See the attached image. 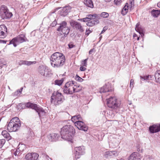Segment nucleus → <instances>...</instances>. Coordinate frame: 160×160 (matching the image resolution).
<instances>
[{
    "mask_svg": "<svg viewBox=\"0 0 160 160\" xmlns=\"http://www.w3.org/2000/svg\"><path fill=\"white\" fill-rule=\"evenodd\" d=\"M57 22L56 20H55L54 21H53L52 23L51 24V25L52 27H55L57 25Z\"/></svg>",
    "mask_w": 160,
    "mask_h": 160,
    "instance_id": "43",
    "label": "nucleus"
},
{
    "mask_svg": "<svg viewBox=\"0 0 160 160\" xmlns=\"http://www.w3.org/2000/svg\"><path fill=\"white\" fill-rule=\"evenodd\" d=\"M134 83V80L132 79H131L130 81V87L132 88L133 87V84Z\"/></svg>",
    "mask_w": 160,
    "mask_h": 160,
    "instance_id": "42",
    "label": "nucleus"
},
{
    "mask_svg": "<svg viewBox=\"0 0 160 160\" xmlns=\"http://www.w3.org/2000/svg\"><path fill=\"white\" fill-rule=\"evenodd\" d=\"M91 32V31L89 29L86 30V34L88 35Z\"/></svg>",
    "mask_w": 160,
    "mask_h": 160,
    "instance_id": "46",
    "label": "nucleus"
},
{
    "mask_svg": "<svg viewBox=\"0 0 160 160\" xmlns=\"http://www.w3.org/2000/svg\"><path fill=\"white\" fill-rule=\"evenodd\" d=\"M151 14L154 17H157L160 14V11L153 9L151 11Z\"/></svg>",
    "mask_w": 160,
    "mask_h": 160,
    "instance_id": "31",
    "label": "nucleus"
},
{
    "mask_svg": "<svg viewBox=\"0 0 160 160\" xmlns=\"http://www.w3.org/2000/svg\"><path fill=\"white\" fill-rule=\"evenodd\" d=\"M107 29V28L105 27H104L103 28V30L102 31L100 34L103 33Z\"/></svg>",
    "mask_w": 160,
    "mask_h": 160,
    "instance_id": "48",
    "label": "nucleus"
},
{
    "mask_svg": "<svg viewBox=\"0 0 160 160\" xmlns=\"http://www.w3.org/2000/svg\"><path fill=\"white\" fill-rule=\"evenodd\" d=\"M17 149H15L11 150V153L13 155V157L16 159L18 158V157L22 154V152L23 149H22L21 147H24V148H25V146L24 145H19Z\"/></svg>",
    "mask_w": 160,
    "mask_h": 160,
    "instance_id": "13",
    "label": "nucleus"
},
{
    "mask_svg": "<svg viewBox=\"0 0 160 160\" xmlns=\"http://www.w3.org/2000/svg\"><path fill=\"white\" fill-rule=\"evenodd\" d=\"M99 21L98 19H94L87 22V25L89 27H92L97 24L99 23Z\"/></svg>",
    "mask_w": 160,
    "mask_h": 160,
    "instance_id": "25",
    "label": "nucleus"
},
{
    "mask_svg": "<svg viewBox=\"0 0 160 160\" xmlns=\"http://www.w3.org/2000/svg\"><path fill=\"white\" fill-rule=\"evenodd\" d=\"M128 9V3H126L125 6L124 7L122 11V14L124 15L127 13Z\"/></svg>",
    "mask_w": 160,
    "mask_h": 160,
    "instance_id": "32",
    "label": "nucleus"
},
{
    "mask_svg": "<svg viewBox=\"0 0 160 160\" xmlns=\"http://www.w3.org/2000/svg\"><path fill=\"white\" fill-rule=\"evenodd\" d=\"M78 20L81 21H83V19L82 18V19H78Z\"/></svg>",
    "mask_w": 160,
    "mask_h": 160,
    "instance_id": "56",
    "label": "nucleus"
},
{
    "mask_svg": "<svg viewBox=\"0 0 160 160\" xmlns=\"http://www.w3.org/2000/svg\"><path fill=\"white\" fill-rule=\"evenodd\" d=\"M82 19H83V22H87L89 21V20L87 16H86V18H82Z\"/></svg>",
    "mask_w": 160,
    "mask_h": 160,
    "instance_id": "44",
    "label": "nucleus"
},
{
    "mask_svg": "<svg viewBox=\"0 0 160 160\" xmlns=\"http://www.w3.org/2000/svg\"><path fill=\"white\" fill-rule=\"evenodd\" d=\"M62 97L63 96L61 93L58 91L54 92L51 97V103H53L56 105L60 104L62 102Z\"/></svg>",
    "mask_w": 160,
    "mask_h": 160,
    "instance_id": "7",
    "label": "nucleus"
},
{
    "mask_svg": "<svg viewBox=\"0 0 160 160\" xmlns=\"http://www.w3.org/2000/svg\"><path fill=\"white\" fill-rule=\"evenodd\" d=\"M61 135L63 139L68 141H71L75 133V129L72 126L67 125L61 129Z\"/></svg>",
    "mask_w": 160,
    "mask_h": 160,
    "instance_id": "2",
    "label": "nucleus"
},
{
    "mask_svg": "<svg viewBox=\"0 0 160 160\" xmlns=\"http://www.w3.org/2000/svg\"><path fill=\"white\" fill-rule=\"evenodd\" d=\"M135 29L137 32H139L142 37L144 35V29L140 25L139 22H138L137 24Z\"/></svg>",
    "mask_w": 160,
    "mask_h": 160,
    "instance_id": "21",
    "label": "nucleus"
},
{
    "mask_svg": "<svg viewBox=\"0 0 160 160\" xmlns=\"http://www.w3.org/2000/svg\"><path fill=\"white\" fill-rule=\"evenodd\" d=\"M106 2H108L111 1L112 0H104Z\"/></svg>",
    "mask_w": 160,
    "mask_h": 160,
    "instance_id": "55",
    "label": "nucleus"
},
{
    "mask_svg": "<svg viewBox=\"0 0 160 160\" xmlns=\"http://www.w3.org/2000/svg\"><path fill=\"white\" fill-rule=\"evenodd\" d=\"M109 16V14L108 13L105 12H102L100 15H99V17L100 16L102 17L103 18H108Z\"/></svg>",
    "mask_w": 160,
    "mask_h": 160,
    "instance_id": "34",
    "label": "nucleus"
},
{
    "mask_svg": "<svg viewBox=\"0 0 160 160\" xmlns=\"http://www.w3.org/2000/svg\"><path fill=\"white\" fill-rule=\"evenodd\" d=\"M158 128H160V124L158 126Z\"/></svg>",
    "mask_w": 160,
    "mask_h": 160,
    "instance_id": "59",
    "label": "nucleus"
},
{
    "mask_svg": "<svg viewBox=\"0 0 160 160\" xmlns=\"http://www.w3.org/2000/svg\"><path fill=\"white\" fill-rule=\"evenodd\" d=\"M48 139L51 142L56 141L59 137V135L55 133L50 134L48 136Z\"/></svg>",
    "mask_w": 160,
    "mask_h": 160,
    "instance_id": "20",
    "label": "nucleus"
},
{
    "mask_svg": "<svg viewBox=\"0 0 160 160\" xmlns=\"http://www.w3.org/2000/svg\"><path fill=\"white\" fill-rule=\"evenodd\" d=\"M86 69V68L84 67L83 66H81L80 68V69L81 71H84Z\"/></svg>",
    "mask_w": 160,
    "mask_h": 160,
    "instance_id": "45",
    "label": "nucleus"
},
{
    "mask_svg": "<svg viewBox=\"0 0 160 160\" xmlns=\"http://www.w3.org/2000/svg\"><path fill=\"white\" fill-rule=\"evenodd\" d=\"M38 156V154L37 153H29L26 155L25 158L27 160H37Z\"/></svg>",
    "mask_w": 160,
    "mask_h": 160,
    "instance_id": "17",
    "label": "nucleus"
},
{
    "mask_svg": "<svg viewBox=\"0 0 160 160\" xmlns=\"http://www.w3.org/2000/svg\"><path fill=\"white\" fill-rule=\"evenodd\" d=\"M139 37H138V38H137V40H139Z\"/></svg>",
    "mask_w": 160,
    "mask_h": 160,
    "instance_id": "58",
    "label": "nucleus"
},
{
    "mask_svg": "<svg viewBox=\"0 0 160 160\" xmlns=\"http://www.w3.org/2000/svg\"><path fill=\"white\" fill-rule=\"evenodd\" d=\"M12 16V13L10 12L7 6L2 5L0 8V17L2 19H9Z\"/></svg>",
    "mask_w": 160,
    "mask_h": 160,
    "instance_id": "6",
    "label": "nucleus"
},
{
    "mask_svg": "<svg viewBox=\"0 0 160 160\" xmlns=\"http://www.w3.org/2000/svg\"><path fill=\"white\" fill-rule=\"evenodd\" d=\"M118 154L116 151L106 152L104 154V156L106 158H110L117 156Z\"/></svg>",
    "mask_w": 160,
    "mask_h": 160,
    "instance_id": "22",
    "label": "nucleus"
},
{
    "mask_svg": "<svg viewBox=\"0 0 160 160\" xmlns=\"http://www.w3.org/2000/svg\"><path fill=\"white\" fill-rule=\"evenodd\" d=\"M141 156L140 154L137 152L132 153L128 158V160H140Z\"/></svg>",
    "mask_w": 160,
    "mask_h": 160,
    "instance_id": "19",
    "label": "nucleus"
},
{
    "mask_svg": "<svg viewBox=\"0 0 160 160\" xmlns=\"http://www.w3.org/2000/svg\"><path fill=\"white\" fill-rule=\"evenodd\" d=\"M3 60L0 59V67L2 68L3 67H6V64L4 63L3 62Z\"/></svg>",
    "mask_w": 160,
    "mask_h": 160,
    "instance_id": "40",
    "label": "nucleus"
},
{
    "mask_svg": "<svg viewBox=\"0 0 160 160\" xmlns=\"http://www.w3.org/2000/svg\"><path fill=\"white\" fill-rule=\"evenodd\" d=\"M26 105L27 104L25 105V104L22 103H19L17 106V108L18 110H20L24 108L26 106L27 107Z\"/></svg>",
    "mask_w": 160,
    "mask_h": 160,
    "instance_id": "33",
    "label": "nucleus"
},
{
    "mask_svg": "<svg viewBox=\"0 0 160 160\" xmlns=\"http://www.w3.org/2000/svg\"><path fill=\"white\" fill-rule=\"evenodd\" d=\"M114 2L115 4L117 5L120 4L121 2V0H114Z\"/></svg>",
    "mask_w": 160,
    "mask_h": 160,
    "instance_id": "41",
    "label": "nucleus"
},
{
    "mask_svg": "<svg viewBox=\"0 0 160 160\" xmlns=\"http://www.w3.org/2000/svg\"><path fill=\"white\" fill-rule=\"evenodd\" d=\"M94 49H91L89 51V54H90L92 53L93 52Z\"/></svg>",
    "mask_w": 160,
    "mask_h": 160,
    "instance_id": "53",
    "label": "nucleus"
},
{
    "mask_svg": "<svg viewBox=\"0 0 160 160\" xmlns=\"http://www.w3.org/2000/svg\"><path fill=\"white\" fill-rule=\"evenodd\" d=\"M59 25L57 30L62 32L64 34V37H67L69 32L70 28L67 26V23L65 21L62 22Z\"/></svg>",
    "mask_w": 160,
    "mask_h": 160,
    "instance_id": "10",
    "label": "nucleus"
},
{
    "mask_svg": "<svg viewBox=\"0 0 160 160\" xmlns=\"http://www.w3.org/2000/svg\"><path fill=\"white\" fill-rule=\"evenodd\" d=\"M63 82V80L62 79L60 80H56L55 81V85L60 86L62 85Z\"/></svg>",
    "mask_w": 160,
    "mask_h": 160,
    "instance_id": "35",
    "label": "nucleus"
},
{
    "mask_svg": "<svg viewBox=\"0 0 160 160\" xmlns=\"http://www.w3.org/2000/svg\"><path fill=\"white\" fill-rule=\"evenodd\" d=\"M5 140L4 139H0V148H1L5 142Z\"/></svg>",
    "mask_w": 160,
    "mask_h": 160,
    "instance_id": "38",
    "label": "nucleus"
},
{
    "mask_svg": "<svg viewBox=\"0 0 160 160\" xmlns=\"http://www.w3.org/2000/svg\"><path fill=\"white\" fill-rule=\"evenodd\" d=\"M88 58L85 59L84 60L82 61L81 62V64L82 66L84 67H87V61Z\"/></svg>",
    "mask_w": 160,
    "mask_h": 160,
    "instance_id": "36",
    "label": "nucleus"
},
{
    "mask_svg": "<svg viewBox=\"0 0 160 160\" xmlns=\"http://www.w3.org/2000/svg\"><path fill=\"white\" fill-rule=\"evenodd\" d=\"M27 39L24 34H20L17 37L13 38L10 42L8 45L13 44L14 47L17 46L16 43H21L27 41Z\"/></svg>",
    "mask_w": 160,
    "mask_h": 160,
    "instance_id": "9",
    "label": "nucleus"
},
{
    "mask_svg": "<svg viewBox=\"0 0 160 160\" xmlns=\"http://www.w3.org/2000/svg\"><path fill=\"white\" fill-rule=\"evenodd\" d=\"M149 77L150 78H151V76L148 75V76H140V78L141 79H143V80H148V79L149 78Z\"/></svg>",
    "mask_w": 160,
    "mask_h": 160,
    "instance_id": "39",
    "label": "nucleus"
},
{
    "mask_svg": "<svg viewBox=\"0 0 160 160\" xmlns=\"http://www.w3.org/2000/svg\"><path fill=\"white\" fill-rule=\"evenodd\" d=\"M157 6L158 7L160 8V2L158 3V4H157Z\"/></svg>",
    "mask_w": 160,
    "mask_h": 160,
    "instance_id": "54",
    "label": "nucleus"
},
{
    "mask_svg": "<svg viewBox=\"0 0 160 160\" xmlns=\"http://www.w3.org/2000/svg\"><path fill=\"white\" fill-rule=\"evenodd\" d=\"M110 88V85L109 84H105L103 87L101 88L100 91V93H105L107 92H109L111 90Z\"/></svg>",
    "mask_w": 160,
    "mask_h": 160,
    "instance_id": "24",
    "label": "nucleus"
},
{
    "mask_svg": "<svg viewBox=\"0 0 160 160\" xmlns=\"http://www.w3.org/2000/svg\"><path fill=\"white\" fill-rule=\"evenodd\" d=\"M107 104L108 107L110 108L116 109L119 106L117 99L115 97H111L107 99Z\"/></svg>",
    "mask_w": 160,
    "mask_h": 160,
    "instance_id": "11",
    "label": "nucleus"
},
{
    "mask_svg": "<svg viewBox=\"0 0 160 160\" xmlns=\"http://www.w3.org/2000/svg\"><path fill=\"white\" fill-rule=\"evenodd\" d=\"M2 134L8 141L9 140L12 138L10 136L9 133L6 130L3 131L2 132Z\"/></svg>",
    "mask_w": 160,
    "mask_h": 160,
    "instance_id": "26",
    "label": "nucleus"
},
{
    "mask_svg": "<svg viewBox=\"0 0 160 160\" xmlns=\"http://www.w3.org/2000/svg\"><path fill=\"white\" fill-rule=\"evenodd\" d=\"M89 20L99 18V15L97 14H89L87 15Z\"/></svg>",
    "mask_w": 160,
    "mask_h": 160,
    "instance_id": "27",
    "label": "nucleus"
},
{
    "mask_svg": "<svg viewBox=\"0 0 160 160\" xmlns=\"http://www.w3.org/2000/svg\"><path fill=\"white\" fill-rule=\"evenodd\" d=\"M71 9V7L70 6L65 7L60 12V14L61 16L64 17L68 14Z\"/></svg>",
    "mask_w": 160,
    "mask_h": 160,
    "instance_id": "18",
    "label": "nucleus"
},
{
    "mask_svg": "<svg viewBox=\"0 0 160 160\" xmlns=\"http://www.w3.org/2000/svg\"><path fill=\"white\" fill-rule=\"evenodd\" d=\"M133 2L132 1H131L130 2V5H131V8H133L134 5H133Z\"/></svg>",
    "mask_w": 160,
    "mask_h": 160,
    "instance_id": "50",
    "label": "nucleus"
},
{
    "mask_svg": "<svg viewBox=\"0 0 160 160\" xmlns=\"http://www.w3.org/2000/svg\"><path fill=\"white\" fill-rule=\"evenodd\" d=\"M75 79L76 80L80 82H82L84 80L81 78L79 77L78 75H76L75 77Z\"/></svg>",
    "mask_w": 160,
    "mask_h": 160,
    "instance_id": "37",
    "label": "nucleus"
},
{
    "mask_svg": "<svg viewBox=\"0 0 160 160\" xmlns=\"http://www.w3.org/2000/svg\"><path fill=\"white\" fill-rule=\"evenodd\" d=\"M102 38V36H100V38Z\"/></svg>",
    "mask_w": 160,
    "mask_h": 160,
    "instance_id": "60",
    "label": "nucleus"
},
{
    "mask_svg": "<svg viewBox=\"0 0 160 160\" xmlns=\"http://www.w3.org/2000/svg\"><path fill=\"white\" fill-rule=\"evenodd\" d=\"M137 36V35L136 34H134L133 35V37H135Z\"/></svg>",
    "mask_w": 160,
    "mask_h": 160,
    "instance_id": "57",
    "label": "nucleus"
},
{
    "mask_svg": "<svg viewBox=\"0 0 160 160\" xmlns=\"http://www.w3.org/2000/svg\"><path fill=\"white\" fill-rule=\"evenodd\" d=\"M76 82L74 81H69L67 82L63 88V92L64 93L68 94H71L75 92H78L79 90L76 91V89L74 86H76Z\"/></svg>",
    "mask_w": 160,
    "mask_h": 160,
    "instance_id": "5",
    "label": "nucleus"
},
{
    "mask_svg": "<svg viewBox=\"0 0 160 160\" xmlns=\"http://www.w3.org/2000/svg\"><path fill=\"white\" fill-rule=\"evenodd\" d=\"M149 130L151 133H154L160 131V128H158V125H153L150 126Z\"/></svg>",
    "mask_w": 160,
    "mask_h": 160,
    "instance_id": "23",
    "label": "nucleus"
},
{
    "mask_svg": "<svg viewBox=\"0 0 160 160\" xmlns=\"http://www.w3.org/2000/svg\"><path fill=\"white\" fill-rule=\"evenodd\" d=\"M68 47L69 48H73L74 47V45L72 44H69L68 45Z\"/></svg>",
    "mask_w": 160,
    "mask_h": 160,
    "instance_id": "52",
    "label": "nucleus"
},
{
    "mask_svg": "<svg viewBox=\"0 0 160 160\" xmlns=\"http://www.w3.org/2000/svg\"><path fill=\"white\" fill-rule=\"evenodd\" d=\"M6 41L0 39V43H6Z\"/></svg>",
    "mask_w": 160,
    "mask_h": 160,
    "instance_id": "51",
    "label": "nucleus"
},
{
    "mask_svg": "<svg viewBox=\"0 0 160 160\" xmlns=\"http://www.w3.org/2000/svg\"><path fill=\"white\" fill-rule=\"evenodd\" d=\"M66 37H64V35L61 37V39H60V41H63V40L64 39V38Z\"/></svg>",
    "mask_w": 160,
    "mask_h": 160,
    "instance_id": "49",
    "label": "nucleus"
},
{
    "mask_svg": "<svg viewBox=\"0 0 160 160\" xmlns=\"http://www.w3.org/2000/svg\"><path fill=\"white\" fill-rule=\"evenodd\" d=\"M154 77L156 82L160 83V70H158L155 72Z\"/></svg>",
    "mask_w": 160,
    "mask_h": 160,
    "instance_id": "28",
    "label": "nucleus"
},
{
    "mask_svg": "<svg viewBox=\"0 0 160 160\" xmlns=\"http://www.w3.org/2000/svg\"><path fill=\"white\" fill-rule=\"evenodd\" d=\"M1 159V157H0V159Z\"/></svg>",
    "mask_w": 160,
    "mask_h": 160,
    "instance_id": "61",
    "label": "nucleus"
},
{
    "mask_svg": "<svg viewBox=\"0 0 160 160\" xmlns=\"http://www.w3.org/2000/svg\"><path fill=\"white\" fill-rule=\"evenodd\" d=\"M21 64L28 66H30L32 64H35L36 63V61H28L25 60H22L21 61Z\"/></svg>",
    "mask_w": 160,
    "mask_h": 160,
    "instance_id": "30",
    "label": "nucleus"
},
{
    "mask_svg": "<svg viewBox=\"0 0 160 160\" xmlns=\"http://www.w3.org/2000/svg\"><path fill=\"white\" fill-rule=\"evenodd\" d=\"M38 71L41 75L46 77H50L52 74L51 70L43 65L40 66L38 68Z\"/></svg>",
    "mask_w": 160,
    "mask_h": 160,
    "instance_id": "12",
    "label": "nucleus"
},
{
    "mask_svg": "<svg viewBox=\"0 0 160 160\" xmlns=\"http://www.w3.org/2000/svg\"><path fill=\"white\" fill-rule=\"evenodd\" d=\"M84 3L88 7L91 8H93V4L92 0H84Z\"/></svg>",
    "mask_w": 160,
    "mask_h": 160,
    "instance_id": "29",
    "label": "nucleus"
},
{
    "mask_svg": "<svg viewBox=\"0 0 160 160\" xmlns=\"http://www.w3.org/2000/svg\"><path fill=\"white\" fill-rule=\"evenodd\" d=\"M70 24L71 26L76 29L78 30L80 32H83L84 29L80 23L73 20H71L70 22Z\"/></svg>",
    "mask_w": 160,
    "mask_h": 160,
    "instance_id": "15",
    "label": "nucleus"
},
{
    "mask_svg": "<svg viewBox=\"0 0 160 160\" xmlns=\"http://www.w3.org/2000/svg\"><path fill=\"white\" fill-rule=\"evenodd\" d=\"M51 64L54 68H60L64 65L65 61L64 56L61 53L56 52L50 58Z\"/></svg>",
    "mask_w": 160,
    "mask_h": 160,
    "instance_id": "1",
    "label": "nucleus"
},
{
    "mask_svg": "<svg viewBox=\"0 0 160 160\" xmlns=\"http://www.w3.org/2000/svg\"><path fill=\"white\" fill-rule=\"evenodd\" d=\"M85 150L84 147L83 146L75 147V150L76 151V152L74 155L75 158L76 159L79 158L81 155L85 153Z\"/></svg>",
    "mask_w": 160,
    "mask_h": 160,
    "instance_id": "14",
    "label": "nucleus"
},
{
    "mask_svg": "<svg viewBox=\"0 0 160 160\" xmlns=\"http://www.w3.org/2000/svg\"><path fill=\"white\" fill-rule=\"evenodd\" d=\"M26 106L27 108H30L34 109L38 113L39 117L44 116L45 114L44 110L42 108L38 107L36 104L28 102L27 103Z\"/></svg>",
    "mask_w": 160,
    "mask_h": 160,
    "instance_id": "8",
    "label": "nucleus"
},
{
    "mask_svg": "<svg viewBox=\"0 0 160 160\" xmlns=\"http://www.w3.org/2000/svg\"><path fill=\"white\" fill-rule=\"evenodd\" d=\"M23 89V88H21L20 89H19L17 90V93H18V92H19V93H21Z\"/></svg>",
    "mask_w": 160,
    "mask_h": 160,
    "instance_id": "47",
    "label": "nucleus"
},
{
    "mask_svg": "<svg viewBox=\"0 0 160 160\" xmlns=\"http://www.w3.org/2000/svg\"><path fill=\"white\" fill-rule=\"evenodd\" d=\"M81 119L82 118L80 115L74 116L71 118V120L74 123L75 126L78 129L85 132L87 131L88 130V127L83 122L80 121Z\"/></svg>",
    "mask_w": 160,
    "mask_h": 160,
    "instance_id": "3",
    "label": "nucleus"
},
{
    "mask_svg": "<svg viewBox=\"0 0 160 160\" xmlns=\"http://www.w3.org/2000/svg\"><path fill=\"white\" fill-rule=\"evenodd\" d=\"M7 29L5 25H0V38H3L7 36Z\"/></svg>",
    "mask_w": 160,
    "mask_h": 160,
    "instance_id": "16",
    "label": "nucleus"
},
{
    "mask_svg": "<svg viewBox=\"0 0 160 160\" xmlns=\"http://www.w3.org/2000/svg\"><path fill=\"white\" fill-rule=\"evenodd\" d=\"M21 121L19 118L15 117L11 119L8 126V129L9 132H16L21 127Z\"/></svg>",
    "mask_w": 160,
    "mask_h": 160,
    "instance_id": "4",
    "label": "nucleus"
}]
</instances>
